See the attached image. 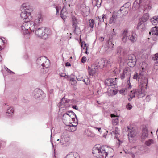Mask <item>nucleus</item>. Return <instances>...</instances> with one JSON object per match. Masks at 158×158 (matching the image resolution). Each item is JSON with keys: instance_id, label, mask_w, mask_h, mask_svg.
Returning <instances> with one entry per match:
<instances>
[{"instance_id": "f257e3e1", "label": "nucleus", "mask_w": 158, "mask_h": 158, "mask_svg": "<svg viewBox=\"0 0 158 158\" xmlns=\"http://www.w3.org/2000/svg\"><path fill=\"white\" fill-rule=\"evenodd\" d=\"M92 153L98 158H111L114 156V151L108 146L96 147L93 148Z\"/></svg>"}, {"instance_id": "f03ea898", "label": "nucleus", "mask_w": 158, "mask_h": 158, "mask_svg": "<svg viewBox=\"0 0 158 158\" xmlns=\"http://www.w3.org/2000/svg\"><path fill=\"white\" fill-rule=\"evenodd\" d=\"M133 78L136 79L142 80L139 83V89L136 90V94L137 95L138 98L143 97L145 95L144 92V88L147 85V79L146 77L143 78V75L141 73H135L134 74Z\"/></svg>"}, {"instance_id": "7ed1b4c3", "label": "nucleus", "mask_w": 158, "mask_h": 158, "mask_svg": "<svg viewBox=\"0 0 158 158\" xmlns=\"http://www.w3.org/2000/svg\"><path fill=\"white\" fill-rule=\"evenodd\" d=\"M21 8L24 10V11L21 13V17L22 19L25 20V21H27L29 19V16H31V12L32 11V9L28 6H27L25 3L22 5Z\"/></svg>"}, {"instance_id": "20e7f679", "label": "nucleus", "mask_w": 158, "mask_h": 158, "mask_svg": "<svg viewBox=\"0 0 158 158\" xmlns=\"http://www.w3.org/2000/svg\"><path fill=\"white\" fill-rule=\"evenodd\" d=\"M35 34L38 37L45 39L48 37V30L44 27L38 28L35 31Z\"/></svg>"}, {"instance_id": "39448f33", "label": "nucleus", "mask_w": 158, "mask_h": 158, "mask_svg": "<svg viewBox=\"0 0 158 158\" xmlns=\"http://www.w3.org/2000/svg\"><path fill=\"white\" fill-rule=\"evenodd\" d=\"M24 21L25 22V23L23 24L21 27L22 30L27 31L30 29L31 30L34 31L35 29L36 25L34 22L32 21H29V20Z\"/></svg>"}, {"instance_id": "423d86ee", "label": "nucleus", "mask_w": 158, "mask_h": 158, "mask_svg": "<svg viewBox=\"0 0 158 158\" xmlns=\"http://www.w3.org/2000/svg\"><path fill=\"white\" fill-rule=\"evenodd\" d=\"M72 115L74 116L76 118V115L75 113L72 111H69L64 114L62 117V120L63 122L65 123L70 121Z\"/></svg>"}, {"instance_id": "0eeeda50", "label": "nucleus", "mask_w": 158, "mask_h": 158, "mask_svg": "<svg viewBox=\"0 0 158 158\" xmlns=\"http://www.w3.org/2000/svg\"><path fill=\"white\" fill-rule=\"evenodd\" d=\"M33 95L34 98L36 99L39 98V99H43L46 96L41 90L38 89H36L34 90Z\"/></svg>"}, {"instance_id": "6e6552de", "label": "nucleus", "mask_w": 158, "mask_h": 158, "mask_svg": "<svg viewBox=\"0 0 158 158\" xmlns=\"http://www.w3.org/2000/svg\"><path fill=\"white\" fill-rule=\"evenodd\" d=\"M107 63V62L106 60H104L103 59H100L97 60L94 64L96 67H97L98 69L99 68L102 69L104 67L106 66Z\"/></svg>"}, {"instance_id": "1a4fd4ad", "label": "nucleus", "mask_w": 158, "mask_h": 158, "mask_svg": "<svg viewBox=\"0 0 158 158\" xmlns=\"http://www.w3.org/2000/svg\"><path fill=\"white\" fill-rule=\"evenodd\" d=\"M128 128L127 131L128 132V137L129 141H132L133 139L136 135L137 133L135 130L133 128H129L128 127Z\"/></svg>"}, {"instance_id": "9d476101", "label": "nucleus", "mask_w": 158, "mask_h": 158, "mask_svg": "<svg viewBox=\"0 0 158 158\" xmlns=\"http://www.w3.org/2000/svg\"><path fill=\"white\" fill-rule=\"evenodd\" d=\"M45 59V58L44 57H42L38 58L37 60V63L39 65L41 64L43 67V69H44L46 68L48 69L49 67V60L46 61L45 63H42V62H41L42 60L43 61Z\"/></svg>"}, {"instance_id": "9b49d317", "label": "nucleus", "mask_w": 158, "mask_h": 158, "mask_svg": "<svg viewBox=\"0 0 158 158\" xmlns=\"http://www.w3.org/2000/svg\"><path fill=\"white\" fill-rule=\"evenodd\" d=\"M116 78H110L105 81L106 85L115 88L116 87Z\"/></svg>"}, {"instance_id": "f8f14e48", "label": "nucleus", "mask_w": 158, "mask_h": 158, "mask_svg": "<svg viewBox=\"0 0 158 158\" xmlns=\"http://www.w3.org/2000/svg\"><path fill=\"white\" fill-rule=\"evenodd\" d=\"M130 10V8H127L122 6L119 10L116 12L118 15H119V17H122L123 16L126 15Z\"/></svg>"}, {"instance_id": "ddd939ff", "label": "nucleus", "mask_w": 158, "mask_h": 158, "mask_svg": "<svg viewBox=\"0 0 158 158\" xmlns=\"http://www.w3.org/2000/svg\"><path fill=\"white\" fill-rule=\"evenodd\" d=\"M70 100L69 99H66L64 97L60 101V106L61 107H65L66 108H68L70 106L69 102Z\"/></svg>"}, {"instance_id": "4468645a", "label": "nucleus", "mask_w": 158, "mask_h": 158, "mask_svg": "<svg viewBox=\"0 0 158 158\" xmlns=\"http://www.w3.org/2000/svg\"><path fill=\"white\" fill-rule=\"evenodd\" d=\"M144 146L138 145L133 147L132 150L136 153H144Z\"/></svg>"}, {"instance_id": "2eb2a0df", "label": "nucleus", "mask_w": 158, "mask_h": 158, "mask_svg": "<svg viewBox=\"0 0 158 158\" xmlns=\"http://www.w3.org/2000/svg\"><path fill=\"white\" fill-rule=\"evenodd\" d=\"M121 40L123 43H126L127 40V37L128 36V30L125 29L122 31L121 34Z\"/></svg>"}, {"instance_id": "dca6fc26", "label": "nucleus", "mask_w": 158, "mask_h": 158, "mask_svg": "<svg viewBox=\"0 0 158 158\" xmlns=\"http://www.w3.org/2000/svg\"><path fill=\"white\" fill-rule=\"evenodd\" d=\"M119 17V15H118L116 12L113 13L112 16L110 17L109 21V23L110 24H111L115 23L117 19Z\"/></svg>"}, {"instance_id": "f3484780", "label": "nucleus", "mask_w": 158, "mask_h": 158, "mask_svg": "<svg viewBox=\"0 0 158 158\" xmlns=\"http://www.w3.org/2000/svg\"><path fill=\"white\" fill-rule=\"evenodd\" d=\"M97 70V67H96L95 65H92L91 67L88 66V71L90 75L93 76Z\"/></svg>"}, {"instance_id": "a211bd4d", "label": "nucleus", "mask_w": 158, "mask_h": 158, "mask_svg": "<svg viewBox=\"0 0 158 158\" xmlns=\"http://www.w3.org/2000/svg\"><path fill=\"white\" fill-rule=\"evenodd\" d=\"M133 56V57L132 58H130L129 57L127 63L128 65L131 67H134L136 64V58L134 55Z\"/></svg>"}, {"instance_id": "6ab92c4d", "label": "nucleus", "mask_w": 158, "mask_h": 158, "mask_svg": "<svg viewBox=\"0 0 158 158\" xmlns=\"http://www.w3.org/2000/svg\"><path fill=\"white\" fill-rule=\"evenodd\" d=\"M112 134H114L115 135V137L117 139L118 141L116 142L117 145L119 146L120 144L122 143V142L121 141L118 139V135H119V131L118 129L117 130L115 129L114 131H113L111 132Z\"/></svg>"}, {"instance_id": "aec40b11", "label": "nucleus", "mask_w": 158, "mask_h": 158, "mask_svg": "<svg viewBox=\"0 0 158 158\" xmlns=\"http://www.w3.org/2000/svg\"><path fill=\"white\" fill-rule=\"evenodd\" d=\"M128 39L131 42L134 43L135 42L137 39V35L135 33H132L131 34L128 35Z\"/></svg>"}, {"instance_id": "412c9836", "label": "nucleus", "mask_w": 158, "mask_h": 158, "mask_svg": "<svg viewBox=\"0 0 158 158\" xmlns=\"http://www.w3.org/2000/svg\"><path fill=\"white\" fill-rule=\"evenodd\" d=\"M110 116L113 118L112 120V122L113 124L114 125H116L118 123V117L116 116L114 114H111Z\"/></svg>"}, {"instance_id": "4be33fe9", "label": "nucleus", "mask_w": 158, "mask_h": 158, "mask_svg": "<svg viewBox=\"0 0 158 158\" xmlns=\"http://www.w3.org/2000/svg\"><path fill=\"white\" fill-rule=\"evenodd\" d=\"M43 20V18L42 16L40 15H38L37 18L35 19V22H34L35 23V25L36 26L41 23Z\"/></svg>"}, {"instance_id": "5701e85b", "label": "nucleus", "mask_w": 158, "mask_h": 158, "mask_svg": "<svg viewBox=\"0 0 158 158\" xmlns=\"http://www.w3.org/2000/svg\"><path fill=\"white\" fill-rule=\"evenodd\" d=\"M116 53L118 56L124 54L125 52L124 49H123L121 47H118L116 50Z\"/></svg>"}, {"instance_id": "b1692460", "label": "nucleus", "mask_w": 158, "mask_h": 158, "mask_svg": "<svg viewBox=\"0 0 158 158\" xmlns=\"http://www.w3.org/2000/svg\"><path fill=\"white\" fill-rule=\"evenodd\" d=\"M78 9L79 10L84 13L86 10V7L84 4L79 5L78 6Z\"/></svg>"}, {"instance_id": "393cba45", "label": "nucleus", "mask_w": 158, "mask_h": 158, "mask_svg": "<svg viewBox=\"0 0 158 158\" xmlns=\"http://www.w3.org/2000/svg\"><path fill=\"white\" fill-rule=\"evenodd\" d=\"M151 23L154 25H156L158 22V16H155L150 19Z\"/></svg>"}, {"instance_id": "a878e982", "label": "nucleus", "mask_w": 158, "mask_h": 158, "mask_svg": "<svg viewBox=\"0 0 158 158\" xmlns=\"http://www.w3.org/2000/svg\"><path fill=\"white\" fill-rule=\"evenodd\" d=\"M130 68L128 67H125L123 71V73L125 74L127 78H129L130 76Z\"/></svg>"}, {"instance_id": "bb28decb", "label": "nucleus", "mask_w": 158, "mask_h": 158, "mask_svg": "<svg viewBox=\"0 0 158 158\" xmlns=\"http://www.w3.org/2000/svg\"><path fill=\"white\" fill-rule=\"evenodd\" d=\"M141 3L138 0H135L133 4L132 9L133 10H135L138 8Z\"/></svg>"}, {"instance_id": "cd10ccee", "label": "nucleus", "mask_w": 158, "mask_h": 158, "mask_svg": "<svg viewBox=\"0 0 158 158\" xmlns=\"http://www.w3.org/2000/svg\"><path fill=\"white\" fill-rule=\"evenodd\" d=\"M151 33L153 35H158V27H157L155 26L152 28L151 30V31L149 32V34Z\"/></svg>"}, {"instance_id": "c85d7f7f", "label": "nucleus", "mask_w": 158, "mask_h": 158, "mask_svg": "<svg viewBox=\"0 0 158 158\" xmlns=\"http://www.w3.org/2000/svg\"><path fill=\"white\" fill-rule=\"evenodd\" d=\"M149 17V14L148 13H146L143 15L140 19L143 23H144L148 20Z\"/></svg>"}, {"instance_id": "c756f323", "label": "nucleus", "mask_w": 158, "mask_h": 158, "mask_svg": "<svg viewBox=\"0 0 158 158\" xmlns=\"http://www.w3.org/2000/svg\"><path fill=\"white\" fill-rule=\"evenodd\" d=\"M72 23L73 27L77 26L78 24L77 19L74 16L72 17Z\"/></svg>"}, {"instance_id": "7c9ffc66", "label": "nucleus", "mask_w": 158, "mask_h": 158, "mask_svg": "<svg viewBox=\"0 0 158 158\" xmlns=\"http://www.w3.org/2000/svg\"><path fill=\"white\" fill-rule=\"evenodd\" d=\"M148 134L147 130H143L142 135V139H145L148 136Z\"/></svg>"}, {"instance_id": "2f4dec72", "label": "nucleus", "mask_w": 158, "mask_h": 158, "mask_svg": "<svg viewBox=\"0 0 158 158\" xmlns=\"http://www.w3.org/2000/svg\"><path fill=\"white\" fill-rule=\"evenodd\" d=\"M154 143V142L153 140L152 139H150L146 141L145 144L147 146H149Z\"/></svg>"}, {"instance_id": "473e14b6", "label": "nucleus", "mask_w": 158, "mask_h": 158, "mask_svg": "<svg viewBox=\"0 0 158 158\" xmlns=\"http://www.w3.org/2000/svg\"><path fill=\"white\" fill-rule=\"evenodd\" d=\"M73 28H74V32L75 34L78 35L80 33V30L78 26L73 27Z\"/></svg>"}, {"instance_id": "72a5a7b5", "label": "nucleus", "mask_w": 158, "mask_h": 158, "mask_svg": "<svg viewBox=\"0 0 158 158\" xmlns=\"http://www.w3.org/2000/svg\"><path fill=\"white\" fill-rule=\"evenodd\" d=\"M14 111V109L13 107H10L7 110L6 113L9 114V115H12L13 114Z\"/></svg>"}, {"instance_id": "f704fd0d", "label": "nucleus", "mask_w": 158, "mask_h": 158, "mask_svg": "<svg viewBox=\"0 0 158 158\" xmlns=\"http://www.w3.org/2000/svg\"><path fill=\"white\" fill-rule=\"evenodd\" d=\"M95 24V22L93 19H90L89 21V26L92 29Z\"/></svg>"}, {"instance_id": "c9c22d12", "label": "nucleus", "mask_w": 158, "mask_h": 158, "mask_svg": "<svg viewBox=\"0 0 158 158\" xmlns=\"http://www.w3.org/2000/svg\"><path fill=\"white\" fill-rule=\"evenodd\" d=\"M82 81L84 82L87 85H88L90 83V80L89 78L86 77H85V78H83L82 77Z\"/></svg>"}, {"instance_id": "e433bc0d", "label": "nucleus", "mask_w": 158, "mask_h": 158, "mask_svg": "<svg viewBox=\"0 0 158 158\" xmlns=\"http://www.w3.org/2000/svg\"><path fill=\"white\" fill-rule=\"evenodd\" d=\"M135 92L136 90L131 91L129 94V97L131 98L135 97V95H136Z\"/></svg>"}, {"instance_id": "4c0bfd02", "label": "nucleus", "mask_w": 158, "mask_h": 158, "mask_svg": "<svg viewBox=\"0 0 158 158\" xmlns=\"http://www.w3.org/2000/svg\"><path fill=\"white\" fill-rule=\"evenodd\" d=\"M72 118H71L72 119V121L73 122V123L75 124H78V120L76 116V118L74 117V116L72 115Z\"/></svg>"}, {"instance_id": "58836bf2", "label": "nucleus", "mask_w": 158, "mask_h": 158, "mask_svg": "<svg viewBox=\"0 0 158 158\" xmlns=\"http://www.w3.org/2000/svg\"><path fill=\"white\" fill-rule=\"evenodd\" d=\"M65 158H79V156L74 157L73 154L72 153H70L69 154L67 155Z\"/></svg>"}, {"instance_id": "ea45409f", "label": "nucleus", "mask_w": 158, "mask_h": 158, "mask_svg": "<svg viewBox=\"0 0 158 158\" xmlns=\"http://www.w3.org/2000/svg\"><path fill=\"white\" fill-rule=\"evenodd\" d=\"M122 6L125 8H130V9L131 6V4L129 2H127L123 5Z\"/></svg>"}, {"instance_id": "a19ab883", "label": "nucleus", "mask_w": 158, "mask_h": 158, "mask_svg": "<svg viewBox=\"0 0 158 158\" xmlns=\"http://www.w3.org/2000/svg\"><path fill=\"white\" fill-rule=\"evenodd\" d=\"M55 8L56 11V15H59V10L61 9V7L58 5L56 6Z\"/></svg>"}, {"instance_id": "79ce46f5", "label": "nucleus", "mask_w": 158, "mask_h": 158, "mask_svg": "<svg viewBox=\"0 0 158 158\" xmlns=\"http://www.w3.org/2000/svg\"><path fill=\"white\" fill-rule=\"evenodd\" d=\"M150 152V149L149 148L145 146V148L144 149V153H149Z\"/></svg>"}, {"instance_id": "37998d69", "label": "nucleus", "mask_w": 158, "mask_h": 158, "mask_svg": "<svg viewBox=\"0 0 158 158\" xmlns=\"http://www.w3.org/2000/svg\"><path fill=\"white\" fill-rule=\"evenodd\" d=\"M64 9V7L61 10L60 15L62 18L64 20L65 19H66V17L65 15H64L63 14H62V12L63 11Z\"/></svg>"}, {"instance_id": "c03bdc74", "label": "nucleus", "mask_w": 158, "mask_h": 158, "mask_svg": "<svg viewBox=\"0 0 158 158\" xmlns=\"http://www.w3.org/2000/svg\"><path fill=\"white\" fill-rule=\"evenodd\" d=\"M152 59L154 60H158V54L154 55L152 57Z\"/></svg>"}, {"instance_id": "a18cd8bd", "label": "nucleus", "mask_w": 158, "mask_h": 158, "mask_svg": "<svg viewBox=\"0 0 158 158\" xmlns=\"http://www.w3.org/2000/svg\"><path fill=\"white\" fill-rule=\"evenodd\" d=\"M59 74L61 77H64L66 78H68L69 77L68 76L66 75L65 73H61Z\"/></svg>"}, {"instance_id": "49530a36", "label": "nucleus", "mask_w": 158, "mask_h": 158, "mask_svg": "<svg viewBox=\"0 0 158 158\" xmlns=\"http://www.w3.org/2000/svg\"><path fill=\"white\" fill-rule=\"evenodd\" d=\"M117 33L115 32H114V33H112L110 36V40L116 35Z\"/></svg>"}, {"instance_id": "de8ad7c7", "label": "nucleus", "mask_w": 158, "mask_h": 158, "mask_svg": "<svg viewBox=\"0 0 158 158\" xmlns=\"http://www.w3.org/2000/svg\"><path fill=\"white\" fill-rule=\"evenodd\" d=\"M132 107V105L130 103H128L126 105V108L128 110H131Z\"/></svg>"}, {"instance_id": "09e8293b", "label": "nucleus", "mask_w": 158, "mask_h": 158, "mask_svg": "<svg viewBox=\"0 0 158 158\" xmlns=\"http://www.w3.org/2000/svg\"><path fill=\"white\" fill-rule=\"evenodd\" d=\"M87 60L85 56H83L82 57L81 61V62L83 63H85Z\"/></svg>"}, {"instance_id": "8fccbe9b", "label": "nucleus", "mask_w": 158, "mask_h": 158, "mask_svg": "<svg viewBox=\"0 0 158 158\" xmlns=\"http://www.w3.org/2000/svg\"><path fill=\"white\" fill-rule=\"evenodd\" d=\"M119 92L120 94H122L125 95L126 94V92L125 90L124 89H123L119 91Z\"/></svg>"}, {"instance_id": "3c124183", "label": "nucleus", "mask_w": 158, "mask_h": 158, "mask_svg": "<svg viewBox=\"0 0 158 158\" xmlns=\"http://www.w3.org/2000/svg\"><path fill=\"white\" fill-rule=\"evenodd\" d=\"M70 124H71L70 125V127H75V129L74 130H73V131L71 130V131H75L76 130V127L77 125V124H71V123H70Z\"/></svg>"}, {"instance_id": "603ef678", "label": "nucleus", "mask_w": 158, "mask_h": 158, "mask_svg": "<svg viewBox=\"0 0 158 158\" xmlns=\"http://www.w3.org/2000/svg\"><path fill=\"white\" fill-rule=\"evenodd\" d=\"M126 77H127V76H126V75L125 74H123V73H122L121 76L120 78L121 79H123Z\"/></svg>"}, {"instance_id": "864d4df0", "label": "nucleus", "mask_w": 158, "mask_h": 158, "mask_svg": "<svg viewBox=\"0 0 158 158\" xmlns=\"http://www.w3.org/2000/svg\"><path fill=\"white\" fill-rule=\"evenodd\" d=\"M70 81H72L74 83H75L76 82V81L75 80L74 78L70 77Z\"/></svg>"}, {"instance_id": "5fc2aeb1", "label": "nucleus", "mask_w": 158, "mask_h": 158, "mask_svg": "<svg viewBox=\"0 0 158 158\" xmlns=\"http://www.w3.org/2000/svg\"><path fill=\"white\" fill-rule=\"evenodd\" d=\"M140 22H139L138 24L137 27L138 28L143 23L141 21L140 19Z\"/></svg>"}, {"instance_id": "6e6d98bb", "label": "nucleus", "mask_w": 158, "mask_h": 158, "mask_svg": "<svg viewBox=\"0 0 158 158\" xmlns=\"http://www.w3.org/2000/svg\"><path fill=\"white\" fill-rule=\"evenodd\" d=\"M104 38L103 37H100L99 38V40L101 41H104Z\"/></svg>"}, {"instance_id": "4d7b16f0", "label": "nucleus", "mask_w": 158, "mask_h": 158, "mask_svg": "<svg viewBox=\"0 0 158 158\" xmlns=\"http://www.w3.org/2000/svg\"><path fill=\"white\" fill-rule=\"evenodd\" d=\"M72 108L77 110H78V108L76 105L73 106Z\"/></svg>"}, {"instance_id": "13d9d810", "label": "nucleus", "mask_w": 158, "mask_h": 158, "mask_svg": "<svg viewBox=\"0 0 158 158\" xmlns=\"http://www.w3.org/2000/svg\"><path fill=\"white\" fill-rule=\"evenodd\" d=\"M65 65L66 66H71L69 62H67L65 64Z\"/></svg>"}, {"instance_id": "bf43d9fd", "label": "nucleus", "mask_w": 158, "mask_h": 158, "mask_svg": "<svg viewBox=\"0 0 158 158\" xmlns=\"http://www.w3.org/2000/svg\"><path fill=\"white\" fill-rule=\"evenodd\" d=\"M128 89L131 88V84L130 83V82L129 83H128Z\"/></svg>"}, {"instance_id": "052dcab7", "label": "nucleus", "mask_w": 158, "mask_h": 158, "mask_svg": "<svg viewBox=\"0 0 158 158\" xmlns=\"http://www.w3.org/2000/svg\"><path fill=\"white\" fill-rule=\"evenodd\" d=\"M109 44H111V48H112L113 47V46H114V44H113L112 43V42L111 41V42H109Z\"/></svg>"}, {"instance_id": "680f3d73", "label": "nucleus", "mask_w": 158, "mask_h": 158, "mask_svg": "<svg viewBox=\"0 0 158 158\" xmlns=\"http://www.w3.org/2000/svg\"><path fill=\"white\" fill-rule=\"evenodd\" d=\"M52 133H51V140H50V141H51V143H52V147H54V145H53V143H52V139L51 138V137H52Z\"/></svg>"}, {"instance_id": "e2e57ef3", "label": "nucleus", "mask_w": 158, "mask_h": 158, "mask_svg": "<svg viewBox=\"0 0 158 158\" xmlns=\"http://www.w3.org/2000/svg\"><path fill=\"white\" fill-rule=\"evenodd\" d=\"M94 128L95 129H98V131L99 132H100V130H101V128H98V127H94Z\"/></svg>"}, {"instance_id": "0e129e2a", "label": "nucleus", "mask_w": 158, "mask_h": 158, "mask_svg": "<svg viewBox=\"0 0 158 158\" xmlns=\"http://www.w3.org/2000/svg\"><path fill=\"white\" fill-rule=\"evenodd\" d=\"M131 156L132 158H134L135 157V156L133 154L131 153Z\"/></svg>"}, {"instance_id": "69168bd1", "label": "nucleus", "mask_w": 158, "mask_h": 158, "mask_svg": "<svg viewBox=\"0 0 158 158\" xmlns=\"http://www.w3.org/2000/svg\"><path fill=\"white\" fill-rule=\"evenodd\" d=\"M77 79L78 81H82V77H81V78H77Z\"/></svg>"}, {"instance_id": "338daca9", "label": "nucleus", "mask_w": 158, "mask_h": 158, "mask_svg": "<svg viewBox=\"0 0 158 158\" xmlns=\"http://www.w3.org/2000/svg\"><path fill=\"white\" fill-rule=\"evenodd\" d=\"M60 143H61V145H63V144H64V143H63V139L62 140H60Z\"/></svg>"}, {"instance_id": "774afa93", "label": "nucleus", "mask_w": 158, "mask_h": 158, "mask_svg": "<svg viewBox=\"0 0 158 158\" xmlns=\"http://www.w3.org/2000/svg\"><path fill=\"white\" fill-rule=\"evenodd\" d=\"M147 7H148V9H150L151 8V6L150 5H148Z\"/></svg>"}]
</instances>
